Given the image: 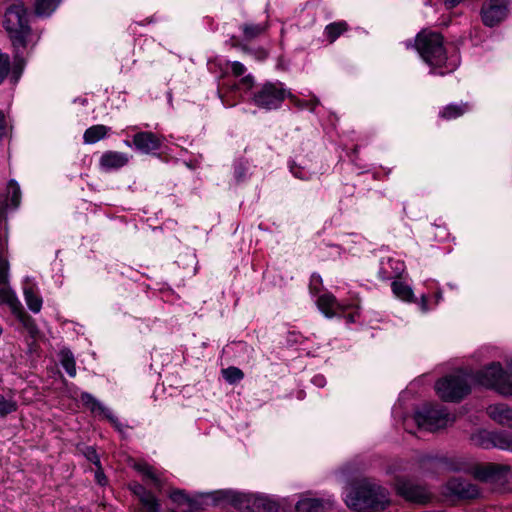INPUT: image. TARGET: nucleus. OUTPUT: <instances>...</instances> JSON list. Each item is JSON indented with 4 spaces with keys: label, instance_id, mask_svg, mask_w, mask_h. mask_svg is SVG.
<instances>
[{
    "label": "nucleus",
    "instance_id": "obj_1",
    "mask_svg": "<svg viewBox=\"0 0 512 512\" xmlns=\"http://www.w3.org/2000/svg\"><path fill=\"white\" fill-rule=\"evenodd\" d=\"M423 61L431 67L430 74L441 76L453 72L458 59H449L444 47V38L440 33L423 30L419 32L412 45Z\"/></svg>",
    "mask_w": 512,
    "mask_h": 512
},
{
    "label": "nucleus",
    "instance_id": "obj_2",
    "mask_svg": "<svg viewBox=\"0 0 512 512\" xmlns=\"http://www.w3.org/2000/svg\"><path fill=\"white\" fill-rule=\"evenodd\" d=\"M3 27L14 49L26 48L31 35L29 11L21 0H14L5 10Z\"/></svg>",
    "mask_w": 512,
    "mask_h": 512
},
{
    "label": "nucleus",
    "instance_id": "obj_3",
    "mask_svg": "<svg viewBox=\"0 0 512 512\" xmlns=\"http://www.w3.org/2000/svg\"><path fill=\"white\" fill-rule=\"evenodd\" d=\"M348 507L355 511L383 510L389 504L387 490L364 480L352 488L345 497Z\"/></svg>",
    "mask_w": 512,
    "mask_h": 512
},
{
    "label": "nucleus",
    "instance_id": "obj_4",
    "mask_svg": "<svg viewBox=\"0 0 512 512\" xmlns=\"http://www.w3.org/2000/svg\"><path fill=\"white\" fill-rule=\"evenodd\" d=\"M474 380L482 386L492 388L505 396H512V363L504 371L499 362H492L474 375Z\"/></svg>",
    "mask_w": 512,
    "mask_h": 512
},
{
    "label": "nucleus",
    "instance_id": "obj_5",
    "mask_svg": "<svg viewBox=\"0 0 512 512\" xmlns=\"http://www.w3.org/2000/svg\"><path fill=\"white\" fill-rule=\"evenodd\" d=\"M8 237L6 222L0 219V304L7 305L11 312H19L22 305L9 286V262L6 259Z\"/></svg>",
    "mask_w": 512,
    "mask_h": 512
},
{
    "label": "nucleus",
    "instance_id": "obj_6",
    "mask_svg": "<svg viewBox=\"0 0 512 512\" xmlns=\"http://www.w3.org/2000/svg\"><path fill=\"white\" fill-rule=\"evenodd\" d=\"M287 89L280 81H267L255 87L251 103L267 111L278 109L286 99Z\"/></svg>",
    "mask_w": 512,
    "mask_h": 512
},
{
    "label": "nucleus",
    "instance_id": "obj_7",
    "mask_svg": "<svg viewBox=\"0 0 512 512\" xmlns=\"http://www.w3.org/2000/svg\"><path fill=\"white\" fill-rule=\"evenodd\" d=\"M438 396L445 402H459L470 393L468 377L462 373L448 375L435 384Z\"/></svg>",
    "mask_w": 512,
    "mask_h": 512
},
{
    "label": "nucleus",
    "instance_id": "obj_8",
    "mask_svg": "<svg viewBox=\"0 0 512 512\" xmlns=\"http://www.w3.org/2000/svg\"><path fill=\"white\" fill-rule=\"evenodd\" d=\"M415 422L420 428L428 431H435L447 426L454 418L448 413L444 406L426 405L417 411L414 416Z\"/></svg>",
    "mask_w": 512,
    "mask_h": 512
},
{
    "label": "nucleus",
    "instance_id": "obj_9",
    "mask_svg": "<svg viewBox=\"0 0 512 512\" xmlns=\"http://www.w3.org/2000/svg\"><path fill=\"white\" fill-rule=\"evenodd\" d=\"M201 495L211 497L214 505L228 503L237 509H249L252 505L254 497V495L245 494L234 490H218Z\"/></svg>",
    "mask_w": 512,
    "mask_h": 512
},
{
    "label": "nucleus",
    "instance_id": "obj_10",
    "mask_svg": "<svg viewBox=\"0 0 512 512\" xmlns=\"http://www.w3.org/2000/svg\"><path fill=\"white\" fill-rule=\"evenodd\" d=\"M509 472V466L488 463L476 467L474 471V476L476 479L482 482L491 484H503L504 482L507 481Z\"/></svg>",
    "mask_w": 512,
    "mask_h": 512
},
{
    "label": "nucleus",
    "instance_id": "obj_11",
    "mask_svg": "<svg viewBox=\"0 0 512 512\" xmlns=\"http://www.w3.org/2000/svg\"><path fill=\"white\" fill-rule=\"evenodd\" d=\"M473 439L485 449L495 447L502 450H512V433L507 431H481Z\"/></svg>",
    "mask_w": 512,
    "mask_h": 512
},
{
    "label": "nucleus",
    "instance_id": "obj_12",
    "mask_svg": "<svg viewBox=\"0 0 512 512\" xmlns=\"http://www.w3.org/2000/svg\"><path fill=\"white\" fill-rule=\"evenodd\" d=\"M398 493L406 500L425 504L432 498V493L422 485L415 484L411 481H400L397 485Z\"/></svg>",
    "mask_w": 512,
    "mask_h": 512
},
{
    "label": "nucleus",
    "instance_id": "obj_13",
    "mask_svg": "<svg viewBox=\"0 0 512 512\" xmlns=\"http://www.w3.org/2000/svg\"><path fill=\"white\" fill-rule=\"evenodd\" d=\"M508 0H488L482 7V21L488 27L501 22L507 13Z\"/></svg>",
    "mask_w": 512,
    "mask_h": 512
},
{
    "label": "nucleus",
    "instance_id": "obj_14",
    "mask_svg": "<svg viewBox=\"0 0 512 512\" xmlns=\"http://www.w3.org/2000/svg\"><path fill=\"white\" fill-rule=\"evenodd\" d=\"M82 404L92 413H99L107 419L118 431H122V424L113 412L97 400L92 394L82 392L80 396Z\"/></svg>",
    "mask_w": 512,
    "mask_h": 512
},
{
    "label": "nucleus",
    "instance_id": "obj_15",
    "mask_svg": "<svg viewBox=\"0 0 512 512\" xmlns=\"http://www.w3.org/2000/svg\"><path fill=\"white\" fill-rule=\"evenodd\" d=\"M447 488L453 495L461 499H475L479 496L478 487L461 477L450 479Z\"/></svg>",
    "mask_w": 512,
    "mask_h": 512
},
{
    "label": "nucleus",
    "instance_id": "obj_16",
    "mask_svg": "<svg viewBox=\"0 0 512 512\" xmlns=\"http://www.w3.org/2000/svg\"><path fill=\"white\" fill-rule=\"evenodd\" d=\"M135 149L144 154H150L161 147L160 139L152 132L142 131L133 136Z\"/></svg>",
    "mask_w": 512,
    "mask_h": 512
},
{
    "label": "nucleus",
    "instance_id": "obj_17",
    "mask_svg": "<svg viewBox=\"0 0 512 512\" xmlns=\"http://www.w3.org/2000/svg\"><path fill=\"white\" fill-rule=\"evenodd\" d=\"M404 271V263L393 258L381 259L378 277L383 281L399 278Z\"/></svg>",
    "mask_w": 512,
    "mask_h": 512
},
{
    "label": "nucleus",
    "instance_id": "obj_18",
    "mask_svg": "<svg viewBox=\"0 0 512 512\" xmlns=\"http://www.w3.org/2000/svg\"><path fill=\"white\" fill-rule=\"evenodd\" d=\"M128 162V155L118 151H106L99 160L100 167L105 171L120 169Z\"/></svg>",
    "mask_w": 512,
    "mask_h": 512
},
{
    "label": "nucleus",
    "instance_id": "obj_19",
    "mask_svg": "<svg viewBox=\"0 0 512 512\" xmlns=\"http://www.w3.org/2000/svg\"><path fill=\"white\" fill-rule=\"evenodd\" d=\"M487 413L497 423L512 428V408L505 404L489 406Z\"/></svg>",
    "mask_w": 512,
    "mask_h": 512
},
{
    "label": "nucleus",
    "instance_id": "obj_20",
    "mask_svg": "<svg viewBox=\"0 0 512 512\" xmlns=\"http://www.w3.org/2000/svg\"><path fill=\"white\" fill-rule=\"evenodd\" d=\"M317 305L320 311L328 318L334 317L336 310H343V307L337 302V299L331 293H325L317 299Z\"/></svg>",
    "mask_w": 512,
    "mask_h": 512
},
{
    "label": "nucleus",
    "instance_id": "obj_21",
    "mask_svg": "<svg viewBox=\"0 0 512 512\" xmlns=\"http://www.w3.org/2000/svg\"><path fill=\"white\" fill-rule=\"evenodd\" d=\"M109 128L105 125H94L86 129L83 135L84 143L94 144L105 138Z\"/></svg>",
    "mask_w": 512,
    "mask_h": 512
},
{
    "label": "nucleus",
    "instance_id": "obj_22",
    "mask_svg": "<svg viewBox=\"0 0 512 512\" xmlns=\"http://www.w3.org/2000/svg\"><path fill=\"white\" fill-rule=\"evenodd\" d=\"M61 0H36L34 5L35 15L49 17L57 8Z\"/></svg>",
    "mask_w": 512,
    "mask_h": 512
},
{
    "label": "nucleus",
    "instance_id": "obj_23",
    "mask_svg": "<svg viewBox=\"0 0 512 512\" xmlns=\"http://www.w3.org/2000/svg\"><path fill=\"white\" fill-rule=\"evenodd\" d=\"M391 288L397 298L407 302L415 301L413 290L409 285L401 281L394 280L391 284Z\"/></svg>",
    "mask_w": 512,
    "mask_h": 512
},
{
    "label": "nucleus",
    "instance_id": "obj_24",
    "mask_svg": "<svg viewBox=\"0 0 512 512\" xmlns=\"http://www.w3.org/2000/svg\"><path fill=\"white\" fill-rule=\"evenodd\" d=\"M469 110V105L467 103L462 104H449L440 111L439 115L441 118L446 120H452L462 116Z\"/></svg>",
    "mask_w": 512,
    "mask_h": 512
},
{
    "label": "nucleus",
    "instance_id": "obj_25",
    "mask_svg": "<svg viewBox=\"0 0 512 512\" xmlns=\"http://www.w3.org/2000/svg\"><path fill=\"white\" fill-rule=\"evenodd\" d=\"M296 509L299 512H325V504L321 499H303L297 502Z\"/></svg>",
    "mask_w": 512,
    "mask_h": 512
},
{
    "label": "nucleus",
    "instance_id": "obj_26",
    "mask_svg": "<svg viewBox=\"0 0 512 512\" xmlns=\"http://www.w3.org/2000/svg\"><path fill=\"white\" fill-rule=\"evenodd\" d=\"M347 30L348 25L345 21L333 22L325 27L324 34L329 43H333Z\"/></svg>",
    "mask_w": 512,
    "mask_h": 512
},
{
    "label": "nucleus",
    "instance_id": "obj_27",
    "mask_svg": "<svg viewBox=\"0 0 512 512\" xmlns=\"http://www.w3.org/2000/svg\"><path fill=\"white\" fill-rule=\"evenodd\" d=\"M60 363L70 377L76 376V363L71 350L63 348L60 353Z\"/></svg>",
    "mask_w": 512,
    "mask_h": 512
},
{
    "label": "nucleus",
    "instance_id": "obj_28",
    "mask_svg": "<svg viewBox=\"0 0 512 512\" xmlns=\"http://www.w3.org/2000/svg\"><path fill=\"white\" fill-rule=\"evenodd\" d=\"M138 512H160V503L157 497L151 492L139 500Z\"/></svg>",
    "mask_w": 512,
    "mask_h": 512
},
{
    "label": "nucleus",
    "instance_id": "obj_29",
    "mask_svg": "<svg viewBox=\"0 0 512 512\" xmlns=\"http://www.w3.org/2000/svg\"><path fill=\"white\" fill-rule=\"evenodd\" d=\"M136 470L138 472H140L143 476H145L146 478L151 480L152 484L157 489L160 490L164 486V483H163L162 479L154 472V469H153L152 466H150V465H148L146 463L137 464L136 465Z\"/></svg>",
    "mask_w": 512,
    "mask_h": 512
},
{
    "label": "nucleus",
    "instance_id": "obj_30",
    "mask_svg": "<svg viewBox=\"0 0 512 512\" xmlns=\"http://www.w3.org/2000/svg\"><path fill=\"white\" fill-rule=\"evenodd\" d=\"M24 298L33 313H38L41 310L42 299L34 292L33 288H24Z\"/></svg>",
    "mask_w": 512,
    "mask_h": 512
},
{
    "label": "nucleus",
    "instance_id": "obj_31",
    "mask_svg": "<svg viewBox=\"0 0 512 512\" xmlns=\"http://www.w3.org/2000/svg\"><path fill=\"white\" fill-rule=\"evenodd\" d=\"M7 199L13 208H17L21 202V190L16 180L11 179L7 185Z\"/></svg>",
    "mask_w": 512,
    "mask_h": 512
},
{
    "label": "nucleus",
    "instance_id": "obj_32",
    "mask_svg": "<svg viewBox=\"0 0 512 512\" xmlns=\"http://www.w3.org/2000/svg\"><path fill=\"white\" fill-rule=\"evenodd\" d=\"M241 28L244 34V40L251 41L264 33L266 26L262 24L247 23L244 24Z\"/></svg>",
    "mask_w": 512,
    "mask_h": 512
},
{
    "label": "nucleus",
    "instance_id": "obj_33",
    "mask_svg": "<svg viewBox=\"0 0 512 512\" xmlns=\"http://www.w3.org/2000/svg\"><path fill=\"white\" fill-rule=\"evenodd\" d=\"M252 506L262 509L264 512H277V504L266 496L257 495L253 497Z\"/></svg>",
    "mask_w": 512,
    "mask_h": 512
},
{
    "label": "nucleus",
    "instance_id": "obj_34",
    "mask_svg": "<svg viewBox=\"0 0 512 512\" xmlns=\"http://www.w3.org/2000/svg\"><path fill=\"white\" fill-rule=\"evenodd\" d=\"M14 50H15L14 65L11 70V81L13 83H17L22 74L25 61H24V58L22 57V54L20 53L19 49H14Z\"/></svg>",
    "mask_w": 512,
    "mask_h": 512
},
{
    "label": "nucleus",
    "instance_id": "obj_35",
    "mask_svg": "<svg viewBox=\"0 0 512 512\" xmlns=\"http://www.w3.org/2000/svg\"><path fill=\"white\" fill-rule=\"evenodd\" d=\"M286 98H288L290 102L299 109H309L310 111H314L315 107L319 104V100L315 97L309 101L300 100L288 89Z\"/></svg>",
    "mask_w": 512,
    "mask_h": 512
},
{
    "label": "nucleus",
    "instance_id": "obj_36",
    "mask_svg": "<svg viewBox=\"0 0 512 512\" xmlns=\"http://www.w3.org/2000/svg\"><path fill=\"white\" fill-rule=\"evenodd\" d=\"M223 378L229 384H235L240 382L244 378V373L238 367L230 366L222 370Z\"/></svg>",
    "mask_w": 512,
    "mask_h": 512
},
{
    "label": "nucleus",
    "instance_id": "obj_37",
    "mask_svg": "<svg viewBox=\"0 0 512 512\" xmlns=\"http://www.w3.org/2000/svg\"><path fill=\"white\" fill-rule=\"evenodd\" d=\"M13 314L31 334L37 330L33 318L23 310L22 305L19 307V312L16 311Z\"/></svg>",
    "mask_w": 512,
    "mask_h": 512
},
{
    "label": "nucleus",
    "instance_id": "obj_38",
    "mask_svg": "<svg viewBox=\"0 0 512 512\" xmlns=\"http://www.w3.org/2000/svg\"><path fill=\"white\" fill-rule=\"evenodd\" d=\"M17 402L12 399H6L0 394V417L4 418L8 414L13 413L17 410Z\"/></svg>",
    "mask_w": 512,
    "mask_h": 512
},
{
    "label": "nucleus",
    "instance_id": "obj_39",
    "mask_svg": "<svg viewBox=\"0 0 512 512\" xmlns=\"http://www.w3.org/2000/svg\"><path fill=\"white\" fill-rule=\"evenodd\" d=\"M11 70L10 57L0 52V84L5 80Z\"/></svg>",
    "mask_w": 512,
    "mask_h": 512
},
{
    "label": "nucleus",
    "instance_id": "obj_40",
    "mask_svg": "<svg viewBox=\"0 0 512 512\" xmlns=\"http://www.w3.org/2000/svg\"><path fill=\"white\" fill-rule=\"evenodd\" d=\"M170 499L177 504L187 503V504H189V506L193 505V501L186 494V492L181 489L173 490L170 493Z\"/></svg>",
    "mask_w": 512,
    "mask_h": 512
},
{
    "label": "nucleus",
    "instance_id": "obj_41",
    "mask_svg": "<svg viewBox=\"0 0 512 512\" xmlns=\"http://www.w3.org/2000/svg\"><path fill=\"white\" fill-rule=\"evenodd\" d=\"M290 171L296 178L301 180H308L311 177V173L308 170L296 164L290 165Z\"/></svg>",
    "mask_w": 512,
    "mask_h": 512
},
{
    "label": "nucleus",
    "instance_id": "obj_42",
    "mask_svg": "<svg viewBox=\"0 0 512 512\" xmlns=\"http://www.w3.org/2000/svg\"><path fill=\"white\" fill-rule=\"evenodd\" d=\"M129 489L138 498V500L151 493V491L147 490L142 484L137 482L130 484Z\"/></svg>",
    "mask_w": 512,
    "mask_h": 512
},
{
    "label": "nucleus",
    "instance_id": "obj_43",
    "mask_svg": "<svg viewBox=\"0 0 512 512\" xmlns=\"http://www.w3.org/2000/svg\"><path fill=\"white\" fill-rule=\"evenodd\" d=\"M234 178L237 182H242L247 178V168L242 163L234 165Z\"/></svg>",
    "mask_w": 512,
    "mask_h": 512
},
{
    "label": "nucleus",
    "instance_id": "obj_44",
    "mask_svg": "<svg viewBox=\"0 0 512 512\" xmlns=\"http://www.w3.org/2000/svg\"><path fill=\"white\" fill-rule=\"evenodd\" d=\"M84 454H85V457L87 458V460L90 461L91 463H93L94 465H96V466L101 465L100 458H99L96 450L93 447H87Z\"/></svg>",
    "mask_w": 512,
    "mask_h": 512
},
{
    "label": "nucleus",
    "instance_id": "obj_45",
    "mask_svg": "<svg viewBox=\"0 0 512 512\" xmlns=\"http://www.w3.org/2000/svg\"><path fill=\"white\" fill-rule=\"evenodd\" d=\"M230 66H231V71H232L233 75L236 77H240V76L244 75L247 70L246 67L244 66V64H242L239 61L230 62Z\"/></svg>",
    "mask_w": 512,
    "mask_h": 512
},
{
    "label": "nucleus",
    "instance_id": "obj_46",
    "mask_svg": "<svg viewBox=\"0 0 512 512\" xmlns=\"http://www.w3.org/2000/svg\"><path fill=\"white\" fill-rule=\"evenodd\" d=\"M98 469L97 471L95 472V481L101 485V486H105L107 484V477L105 476L102 468H101V465L100 466H97Z\"/></svg>",
    "mask_w": 512,
    "mask_h": 512
},
{
    "label": "nucleus",
    "instance_id": "obj_47",
    "mask_svg": "<svg viewBox=\"0 0 512 512\" xmlns=\"http://www.w3.org/2000/svg\"><path fill=\"white\" fill-rule=\"evenodd\" d=\"M240 84L244 86L246 90H250L254 86V77L251 74L245 75L240 79Z\"/></svg>",
    "mask_w": 512,
    "mask_h": 512
},
{
    "label": "nucleus",
    "instance_id": "obj_48",
    "mask_svg": "<svg viewBox=\"0 0 512 512\" xmlns=\"http://www.w3.org/2000/svg\"><path fill=\"white\" fill-rule=\"evenodd\" d=\"M311 382H312L315 386H317V387H319V388H322V387H324V386L326 385V379H325V377H324L323 375H321V374H317V375H315V376L312 378Z\"/></svg>",
    "mask_w": 512,
    "mask_h": 512
},
{
    "label": "nucleus",
    "instance_id": "obj_49",
    "mask_svg": "<svg viewBox=\"0 0 512 512\" xmlns=\"http://www.w3.org/2000/svg\"><path fill=\"white\" fill-rule=\"evenodd\" d=\"M230 41H231V45L233 47L241 48L244 52H250V49H248V47L246 45L240 43L239 40L235 36H232Z\"/></svg>",
    "mask_w": 512,
    "mask_h": 512
},
{
    "label": "nucleus",
    "instance_id": "obj_50",
    "mask_svg": "<svg viewBox=\"0 0 512 512\" xmlns=\"http://www.w3.org/2000/svg\"><path fill=\"white\" fill-rule=\"evenodd\" d=\"M322 284V278L320 275L318 274H313L311 276V281H310V287L311 288H315L317 289V286L318 285H321Z\"/></svg>",
    "mask_w": 512,
    "mask_h": 512
},
{
    "label": "nucleus",
    "instance_id": "obj_51",
    "mask_svg": "<svg viewBox=\"0 0 512 512\" xmlns=\"http://www.w3.org/2000/svg\"><path fill=\"white\" fill-rule=\"evenodd\" d=\"M6 131V123H5V116L3 112L0 110V140L5 135Z\"/></svg>",
    "mask_w": 512,
    "mask_h": 512
},
{
    "label": "nucleus",
    "instance_id": "obj_52",
    "mask_svg": "<svg viewBox=\"0 0 512 512\" xmlns=\"http://www.w3.org/2000/svg\"><path fill=\"white\" fill-rule=\"evenodd\" d=\"M462 0H445V6L448 9H452L457 6Z\"/></svg>",
    "mask_w": 512,
    "mask_h": 512
},
{
    "label": "nucleus",
    "instance_id": "obj_53",
    "mask_svg": "<svg viewBox=\"0 0 512 512\" xmlns=\"http://www.w3.org/2000/svg\"><path fill=\"white\" fill-rule=\"evenodd\" d=\"M420 307L423 312L428 311L427 297L425 295H422V297H421Z\"/></svg>",
    "mask_w": 512,
    "mask_h": 512
},
{
    "label": "nucleus",
    "instance_id": "obj_54",
    "mask_svg": "<svg viewBox=\"0 0 512 512\" xmlns=\"http://www.w3.org/2000/svg\"><path fill=\"white\" fill-rule=\"evenodd\" d=\"M267 57V52L263 49L257 51V58L263 60Z\"/></svg>",
    "mask_w": 512,
    "mask_h": 512
},
{
    "label": "nucleus",
    "instance_id": "obj_55",
    "mask_svg": "<svg viewBox=\"0 0 512 512\" xmlns=\"http://www.w3.org/2000/svg\"><path fill=\"white\" fill-rule=\"evenodd\" d=\"M347 321H348V322H354V315L349 314V315L347 316Z\"/></svg>",
    "mask_w": 512,
    "mask_h": 512
},
{
    "label": "nucleus",
    "instance_id": "obj_56",
    "mask_svg": "<svg viewBox=\"0 0 512 512\" xmlns=\"http://www.w3.org/2000/svg\"><path fill=\"white\" fill-rule=\"evenodd\" d=\"M86 102H87V100H86V99H82V100H81V103H82L83 105H84Z\"/></svg>",
    "mask_w": 512,
    "mask_h": 512
}]
</instances>
